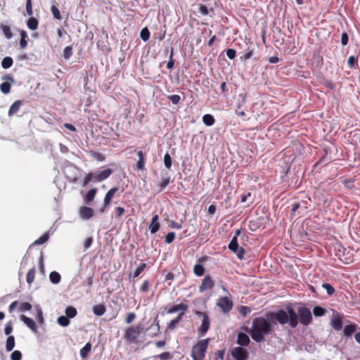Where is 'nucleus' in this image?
<instances>
[{
  "instance_id": "f257e3e1",
  "label": "nucleus",
  "mask_w": 360,
  "mask_h": 360,
  "mask_svg": "<svg viewBox=\"0 0 360 360\" xmlns=\"http://www.w3.org/2000/svg\"><path fill=\"white\" fill-rule=\"evenodd\" d=\"M273 328L271 323L263 317H257L253 319L250 335L252 340L257 342L264 340V335L272 333Z\"/></svg>"
},
{
  "instance_id": "f03ea898",
  "label": "nucleus",
  "mask_w": 360,
  "mask_h": 360,
  "mask_svg": "<svg viewBox=\"0 0 360 360\" xmlns=\"http://www.w3.org/2000/svg\"><path fill=\"white\" fill-rule=\"evenodd\" d=\"M268 317L272 321H276L280 324L284 325L289 323L292 328H295L297 326V314L295 310L290 307L288 311L279 309L276 312H271L269 314Z\"/></svg>"
},
{
  "instance_id": "7ed1b4c3",
  "label": "nucleus",
  "mask_w": 360,
  "mask_h": 360,
  "mask_svg": "<svg viewBox=\"0 0 360 360\" xmlns=\"http://www.w3.org/2000/svg\"><path fill=\"white\" fill-rule=\"evenodd\" d=\"M209 343V339L198 341L192 348L191 356L193 360H203Z\"/></svg>"
},
{
  "instance_id": "20e7f679",
  "label": "nucleus",
  "mask_w": 360,
  "mask_h": 360,
  "mask_svg": "<svg viewBox=\"0 0 360 360\" xmlns=\"http://www.w3.org/2000/svg\"><path fill=\"white\" fill-rule=\"evenodd\" d=\"M143 328L141 325L131 326L126 329L124 339L129 342H134L140 335Z\"/></svg>"
},
{
  "instance_id": "39448f33",
  "label": "nucleus",
  "mask_w": 360,
  "mask_h": 360,
  "mask_svg": "<svg viewBox=\"0 0 360 360\" xmlns=\"http://www.w3.org/2000/svg\"><path fill=\"white\" fill-rule=\"evenodd\" d=\"M195 314L202 318V323L198 328V333L200 336H203L210 328V321L209 316L207 313L199 311H196Z\"/></svg>"
},
{
  "instance_id": "423d86ee",
  "label": "nucleus",
  "mask_w": 360,
  "mask_h": 360,
  "mask_svg": "<svg viewBox=\"0 0 360 360\" xmlns=\"http://www.w3.org/2000/svg\"><path fill=\"white\" fill-rule=\"evenodd\" d=\"M297 314L300 322L304 326H307L311 323L312 316L309 309L307 307H300L298 309Z\"/></svg>"
},
{
  "instance_id": "0eeeda50",
  "label": "nucleus",
  "mask_w": 360,
  "mask_h": 360,
  "mask_svg": "<svg viewBox=\"0 0 360 360\" xmlns=\"http://www.w3.org/2000/svg\"><path fill=\"white\" fill-rule=\"evenodd\" d=\"M217 306L224 313H228L233 308V302L229 297H223L218 300Z\"/></svg>"
},
{
  "instance_id": "6e6552de",
  "label": "nucleus",
  "mask_w": 360,
  "mask_h": 360,
  "mask_svg": "<svg viewBox=\"0 0 360 360\" xmlns=\"http://www.w3.org/2000/svg\"><path fill=\"white\" fill-rule=\"evenodd\" d=\"M118 187L117 186H115L112 188H110L105 194V197H104V200H103V207H101L100 209V212H104V209L105 207H108L111 202H112V198L114 197L115 194L118 191Z\"/></svg>"
},
{
  "instance_id": "1a4fd4ad",
  "label": "nucleus",
  "mask_w": 360,
  "mask_h": 360,
  "mask_svg": "<svg viewBox=\"0 0 360 360\" xmlns=\"http://www.w3.org/2000/svg\"><path fill=\"white\" fill-rule=\"evenodd\" d=\"M231 355L236 360H247L248 357L247 350L241 347H235L231 352Z\"/></svg>"
},
{
  "instance_id": "9d476101",
  "label": "nucleus",
  "mask_w": 360,
  "mask_h": 360,
  "mask_svg": "<svg viewBox=\"0 0 360 360\" xmlns=\"http://www.w3.org/2000/svg\"><path fill=\"white\" fill-rule=\"evenodd\" d=\"M214 286V281L212 280L211 276L206 275L203 278L200 285L199 286V291L203 292L207 290H211Z\"/></svg>"
},
{
  "instance_id": "9b49d317",
  "label": "nucleus",
  "mask_w": 360,
  "mask_h": 360,
  "mask_svg": "<svg viewBox=\"0 0 360 360\" xmlns=\"http://www.w3.org/2000/svg\"><path fill=\"white\" fill-rule=\"evenodd\" d=\"M2 79L4 80H6V82H3L1 84V91L3 94H8L10 92L11 87V83L8 82V81L13 82H14L13 77L10 75H6L2 77Z\"/></svg>"
},
{
  "instance_id": "f8f14e48",
  "label": "nucleus",
  "mask_w": 360,
  "mask_h": 360,
  "mask_svg": "<svg viewBox=\"0 0 360 360\" xmlns=\"http://www.w3.org/2000/svg\"><path fill=\"white\" fill-rule=\"evenodd\" d=\"M112 173V170L111 169H107L100 172L93 173V181H104L105 179H108L111 175Z\"/></svg>"
},
{
  "instance_id": "ddd939ff",
  "label": "nucleus",
  "mask_w": 360,
  "mask_h": 360,
  "mask_svg": "<svg viewBox=\"0 0 360 360\" xmlns=\"http://www.w3.org/2000/svg\"><path fill=\"white\" fill-rule=\"evenodd\" d=\"M94 210L89 207L83 206L79 208V216L83 219H89L94 216Z\"/></svg>"
},
{
  "instance_id": "4468645a",
  "label": "nucleus",
  "mask_w": 360,
  "mask_h": 360,
  "mask_svg": "<svg viewBox=\"0 0 360 360\" xmlns=\"http://www.w3.org/2000/svg\"><path fill=\"white\" fill-rule=\"evenodd\" d=\"M20 319L34 333H37V326L33 319L28 318L25 315H21Z\"/></svg>"
},
{
  "instance_id": "2eb2a0df",
  "label": "nucleus",
  "mask_w": 360,
  "mask_h": 360,
  "mask_svg": "<svg viewBox=\"0 0 360 360\" xmlns=\"http://www.w3.org/2000/svg\"><path fill=\"white\" fill-rule=\"evenodd\" d=\"M159 217L158 214H155L151 220V223L149 226V229L151 233H155L160 229V224L158 222Z\"/></svg>"
},
{
  "instance_id": "dca6fc26",
  "label": "nucleus",
  "mask_w": 360,
  "mask_h": 360,
  "mask_svg": "<svg viewBox=\"0 0 360 360\" xmlns=\"http://www.w3.org/2000/svg\"><path fill=\"white\" fill-rule=\"evenodd\" d=\"M237 343L241 346H248L250 343L248 335L244 333H239L237 338Z\"/></svg>"
},
{
  "instance_id": "f3484780",
  "label": "nucleus",
  "mask_w": 360,
  "mask_h": 360,
  "mask_svg": "<svg viewBox=\"0 0 360 360\" xmlns=\"http://www.w3.org/2000/svg\"><path fill=\"white\" fill-rule=\"evenodd\" d=\"M97 188H94L90 189L84 197V201L86 204H90L94 200L97 193Z\"/></svg>"
},
{
  "instance_id": "a211bd4d",
  "label": "nucleus",
  "mask_w": 360,
  "mask_h": 360,
  "mask_svg": "<svg viewBox=\"0 0 360 360\" xmlns=\"http://www.w3.org/2000/svg\"><path fill=\"white\" fill-rule=\"evenodd\" d=\"M22 101L20 100L15 101L10 107L8 115L9 117L13 116L14 114L18 112L21 105Z\"/></svg>"
},
{
  "instance_id": "6ab92c4d",
  "label": "nucleus",
  "mask_w": 360,
  "mask_h": 360,
  "mask_svg": "<svg viewBox=\"0 0 360 360\" xmlns=\"http://www.w3.org/2000/svg\"><path fill=\"white\" fill-rule=\"evenodd\" d=\"M188 306L185 304L181 303L179 304L174 305L171 308L167 310L168 314H173L178 311H182L185 314V311H187Z\"/></svg>"
},
{
  "instance_id": "aec40b11",
  "label": "nucleus",
  "mask_w": 360,
  "mask_h": 360,
  "mask_svg": "<svg viewBox=\"0 0 360 360\" xmlns=\"http://www.w3.org/2000/svg\"><path fill=\"white\" fill-rule=\"evenodd\" d=\"M331 326L335 330H340L342 328V318L340 316L334 317L331 321Z\"/></svg>"
},
{
  "instance_id": "412c9836",
  "label": "nucleus",
  "mask_w": 360,
  "mask_h": 360,
  "mask_svg": "<svg viewBox=\"0 0 360 360\" xmlns=\"http://www.w3.org/2000/svg\"><path fill=\"white\" fill-rule=\"evenodd\" d=\"M20 46L21 49H25L27 46V39L28 37L27 33L25 30H20Z\"/></svg>"
},
{
  "instance_id": "4be33fe9",
  "label": "nucleus",
  "mask_w": 360,
  "mask_h": 360,
  "mask_svg": "<svg viewBox=\"0 0 360 360\" xmlns=\"http://www.w3.org/2000/svg\"><path fill=\"white\" fill-rule=\"evenodd\" d=\"M139 160L137 162V168L140 170L145 169V158L144 154L141 150L137 151Z\"/></svg>"
},
{
  "instance_id": "5701e85b",
  "label": "nucleus",
  "mask_w": 360,
  "mask_h": 360,
  "mask_svg": "<svg viewBox=\"0 0 360 360\" xmlns=\"http://www.w3.org/2000/svg\"><path fill=\"white\" fill-rule=\"evenodd\" d=\"M39 22L37 18L30 17L27 20V26L31 30H36L38 28Z\"/></svg>"
},
{
  "instance_id": "b1692460",
  "label": "nucleus",
  "mask_w": 360,
  "mask_h": 360,
  "mask_svg": "<svg viewBox=\"0 0 360 360\" xmlns=\"http://www.w3.org/2000/svg\"><path fill=\"white\" fill-rule=\"evenodd\" d=\"M0 28L4 34V37L7 39H10L12 38L13 33H12L11 30L8 25L1 23L0 25Z\"/></svg>"
},
{
  "instance_id": "393cba45",
  "label": "nucleus",
  "mask_w": 360,
  "mask_h": 360,
  "mask_svg": "<svg viewBox=\"0 0 360 360\" xmlns=\"http://www.w3.org/2000/svg\"><path fill=\"white\" fill-rule=\"evenodd\" d=\"M93 312L98 316H102L105 312V307L101 304H96L93 307Z\"/></svg>"
},
{
  "instance_id": "a878e982",
  "label": "nucleus",
  "mask_w": 360,
  "mask_h": 360,
  "mask_svg": "<svg viewBox=\"0 0 360 360\" xmlns=\"http://www.w3.org/2000/svg\"><path fill=\"white\" fill-rule=\"evenodd\" d=\"M91 344L90 342H87L84 347H83L81 349H80V356L83 359H85L88 356L89 352H91Z\"/></svg>"
},
{
  "instance_id": "bb28decb",
  "label": "nucleus",
  "mask_w": 360,
  "mask_h": 360,
  "mask_svg": "<svg viewBox=\"0 0 360 360\" xmlns=\"http://www.w3.org/2000/svg\"><path fill=\"white\" fill-rule=\"evenodd\" d=\"M15 347V338L13 335H9L6 342V349L7 352H11Z\"/></svg>"
},
{
  "instance_id": "cd10ccee",
  "label": "nucleus",
  "mask_w": 360,
  "mask_h": 360,
  "mask_svg": "<svg viewBox=\"0 0 360 360\" xmlns=\"http://www.w3.org/2000/svg\"><path fill=\"white\" fill-rule=\"evenodd\" d=\"M170 183L171 179L169 176L162 177L158 185L160 188L159 192H162Z\"/></svg>"
},
{
  "instance_id": "c85d7f7f",
  "label": "nucleus",
  "mask_w": 360,
  "mask_h": 360,
  "mask_svg": "<svg viewBox=\"0 0 360 360\" xmlns=\"http://www.w3.org/2000/svg\"><path fill=\"white\" fill-rule=\"evenodd\" d=\"M13 60L10 56H6L1 61V66L4 69H8L13 65Z\"/></svg>"
},
{
  "instance_id": "c756f323",
  "label": "nucleus",
  "mask_w": 360,
  "mask_h": 360,
  "mask_svg": "<svg viewBox=\"0 0 360 360\" xmlns=\"http://www.w3.org/2000/svg\"><path fill=\"white\" fill-rule=\"evenodd\" d=\"M356 329V326L355 324H350L345 326L344 328V335L345 336H350L352 333L355 332Z\"/></svg>"
},
{
  "instance_id": "7c9ffc66",
  "label": "nucleus",
  "mask_w": 360,
  "mask_h": 360,
  "mask_svg": "<svg viewBox=\"0 0 360 360\" xmlns=\"http://www.w3.org/2000/svg\"><path fill=\"white\" fill-rule=\"evenodd\" d=\"M202 122L207 126H212L214 123V118L210 114H206L202 117Z\"/></svg>"
},
{
  "instance_id": "2f4dec72",
  "label": "nucleus",
  "mask_w": 360,
  "mask_h": 360,
  "mask_svg": "<svg viewBox=\"0 0 360 360\" xmlns=\"http://www.w3.org/2000/svg\"><path fill=\"white\" fill-rule=\"evenodd\" d=\"M149 329H154V333L151 335L152 337L156 336L160 333V323H159V320L158 319V318L155 319L153 324H152L149 327Z\"/></svg>"
},
{
  "instance_id": "473e14b6",
  "label": "nucleus",
  "mask_w": 360,
  "mask_h": 360,
  "mask_svg": "<svg viewBox=\"0 0 360 360\" xmlns=\"http://www.w3.org/2000/svg\"><path fill=\"white\" fill-rule=\"evenodd\" d=\"M77 314V309L72 306L68 307L65 309L66 316L68 317L69 319L74 318L75 316H76Z\"/></svg>"
},
{
  "instance_id": "72a5a7b5",
  "label": "nucleus",
  "mask_w": 360,
  "mask_h": 360,
  "mask_svg": "<svg viewBox=\"0 0 360 360\" xmlns=\"http://www.w3.org/2000/svg\"><path fill=\"white\" fill-rule=\"evenodd\" d=\"M49 278L53 283L57 284L60 281L61 276L58 272L52 271L50 273Z\"/></svg>"
},
{
  "instance_id": "f704fd0d",
  "label": "nucleus",
  "mask_w": 360,
  "mask_h": 360,
  "mask_svg": "<svg viewBox=\"0 0 360 360\" xmlns=\"http://www.w3.org/2000/svg\"><path fill=\"white\" fill-rule=\"evenodd\" d=\"M193 272L197 276H201L205 273V268L202 264H197L193 267Z\"/></svg>"
},
{
  "instance_id": "c9c22d12",
  "label": "nucleus",
  "mask_w": 360,
  "mask_h": 360,
  "mask_svg": "<svg viewBox=\"0 0 360 360\" xmlns=\"http://www.w3.org/2000/svg\"><path fill=\"white\" fill-rule=\"evenodd\" d=\"M34 278H35V268L33 267V268L30 269L27 274L26 280H27V283L31 284L32 283H33V281H34Z\"/></svg>"
},
{
  "instance_id": "e433bc0d",
  "label": "nucleus",
  "mask_w": 360,
  "mask_h": 360,
  "mask_svg": "<svg viewBox=\"0 0 360 360\" xmlns=\"http://www.w3.org/2000/svg\"><path fill=\"white\" fill-rule=\"evenodd\" d=\"M49 238L48 233H45L33 243V245H41L46 243Z\"/></svg>"
},
{
  "instance_id": "4c0bfd02",
  "label": "nucleus",
  "mask_w": 360,
  "mask_h": 360,
  "mask_svg": "<svg viewBox=\"0 0 360 360\" xmlns=\"http://www.w3.org/2000/svg\"><path fill=\"white\" fill-rule=\"evenodd\" d=\"M57 322L60 326L63 327L68 326L70 323L69 318L66 316H59L57 319Z\"/></svg>"
},
{
  "instance_id": "58836bf2",
  "label": "nucleus",
  "mask_w": 360,
  "mask_h": 360,
  "mask_svg": "<svg viewBox=\"0 0 360 360\" xmlns=\"http://www.w3.org/2000/svg\"><path fill=\"white\" fill-rule=\"evenodd\" d=\"M238 248H239L238 238H236V236H233L229 244V249L233 252L236 250Z\"/></svg>"
},
{
  "instance_id": "ea45409f",
  "label": "nucleus",
  "mask_w": 360,
  "mask_h": 360,
  "mask_svg": "<svg viewBox=\"0 0 360 360\" xmlns=\"http://www.w3.org/2000/svg\"><path fill=\"white\" fill-rule=\"evenodd\" d=\"M184 315V313L181 312L178 315V316L176 319L172 320L169 324V328L171 329L174 328L176 324L182 319Z\"/></svg>"
},
{
  "instance_id": "a19ab883",
  "label": "nucleus",
  "mask_w": 360,
  "mask_h": 360,
  "mask_svg": "<svg viewBox=\"0 0 360 360\" xmlns=\"http://www.w3.org/2000/svg\"><path fill=\"white\" fill-rule=\"evenodd\" d=\"M140 37L141 39L144 41H146L150 38V32L147 27H144L141 30L140 33Z\"/></svg>"
},
{
  "instance_id": "79ce46f5",
  "label": "nucleus",
  "mask_w": 360,
  "mask_h": 360,
  "mask_svg": "<svg viewBox=\"0 0 360 360\" xmlns=\"http://www.w3.org/2000/svg\"><path fill=\"white\" fill-rule=\"evenodd\" d=\"M326 309H323V307H319V306H316L315 307H314L313 309V313L314 314V316H323L326 313Z\"/></svg>"
},
{
  "instance_id": "37998d69",
  "label": "nucleus",
  "mask_w": 360,
  "mask_h": 360,
  "mask_svg": "<svg viewBox=\"0 0 360 360\" xmlns=\"http://www.w3.org/2000/svg\"><path fill=\"white\" fill-rule=\"evenodd\" d=\"M173 56H174V49H173V47H171L170 51H169V60L167 64V68L169 70L172 69L174 65V61L173 59Z\"/></svg>"
},
{
  "instance_id": "c03bdc74",
  "label": "nucleus",
  "mask_w": 360,
  "mask_h": 360,
  "mask_svg": "<svg viewBox=\"0 0 360 360\" xmlns=\"http://www.w3.org/2000/svg\"><path fill=\"white\" fill-rule=\"evenodd\" d=\"M253 54L252 49L248 48L246 51H245L243 55L240 56V59L242 60H247L250 59Z\"/></svg>"
},
{
  "instance_id": "a18cd8bd",
  "label": "nucleus",
  "mask_w": 360,
  "mask_h": 360,
  "mask_svg": "<svg viewBox=\"0 0 360 360\" xmlns=\"http://www.w3.org/2000/svg\"><path fill=\"white\" fill-rule=\"evenodd\" d=\"M164 164L165 166L169 169L172 167V160L169 153H165L164 155Z\"/></svg>"
},
{
  "instance_id": "49530a36",
  "label": "nucleus",
  "mask_w": 360,
  "mask_h": 360,
  "mask_svg": "<svg viewBox=\"0 0 360 360\" xmlns=\"http://www.w3.org/2000/svg\"><path fill=\"white\" fill-rule=\"evenodd\" d=\"M146 267V264L142 263L138 266L133 273V277L136 278L138 277L140 274L144 270V269Z\"/></svg>"
},
{
  "instance_id": "de8ad7c7",
  "label": "nucleus",
  "mask_w": 360,
  "mask_h": 360,
  "mask_svg": "<svg viewBox=\"0 0 360 360\" xmlns=\"http://www.w3.org/2000/svg\"><path fill=\"white\" fill-rule=\"evenodd\" d=\"M51 11L54 18H56L57 20H61L62 19L60 11L58 10V8L56 6H52L51 7Z\"/></svg>"
},
{
  "instance_id": "09e8293b",
  "label": "nucleus",
  "mask_w": 360,
  "mask_h": 360,
  "mask_svg": "<svg viewBox=\"0 0 360 360\" xmlns=\"http://www.w3.org/2000/svg\"><path fill=\"white\" fill-rule=\"evenodd\" d=\"M72 55V46H66L63 50V57L65 59H69Z\"/></svg>"
},
{
  "instance_id": "8fccbe9b",
  "label": "nucleus",
  "mask_w": 360,
  "mask_h": 360,
  "mask_svg": "<svg viewBox=\"0 0 360 360\" xmlns=\"http://www.w3.org/2000/svg\"><path fill=\"white\" fill-rule=\"evenodd\" d=\"M322 287H323V288H324L326 290V292H327L328 295L330 296V295L334 294L335 289H334V288L330 284H329V283H323L322 285Z\"/></svg>"
},
{
  "instance_id": "3c124183",
  "label": "nucleus",
  "mask_w": 360,
  "mask_h": 360,
  "mask_svg": "<svg viewBox=\"0 0 360 360\" xmlns=\"http://www.w3.org/2000/svg\"><path fill=\"white\" fill-rule=\"evenodd\" d=\"M13 330V325H12V322L11 321H8L7 322V323L6 324L5 326V328H4V333L6 335H11V333H12Z\"/></svg>"
},
{
  "instance_id": "603ef678",
  "label": "nucleus",
  "mask_w": 360,
  "mask_h": 360,
  "mask_svg": "<svg viewBox=\"0 0 360 360\" xmlns=\"http://www.w3.org/2000/svg\"><path fill=\"white\" fill-rule=\"evenodd\" d=\"M11 360H21L22 359V354L19 350L13 351L11 354Z\"/></svg>"
},
{
  "instance_id": "864d4df0",
  "label": "nucleus",
  "mask_w": 360,
  "mask_h": 360,
  "mask_svg": "<svg viewBox=\"0 0 360 360\" xmlns=\"http://www.w3.org/2000/svg\"><path fill=\"white\" fill-rule=\"evenodd\" d=\"M233 252L236 255V256L238 259H243L245 252V250L243 248L239 247V248H238V249L236 250L233 251Z\"/></svg>"
},
{
  "instance_id": "5fc2aeb1",
  "label": "nucleus",
  "mask_w": 360,
  "mask_h": 360,
  "mask_svg": "<svg viewBox=\"0 0 360 360\" xmlns=\"http://www.w3.org/2000/svg\"><path fill=\"white\" fill-rule=\"evenodd\" d=\"M175 238V233L174 232L168 233L165 237V241L166 243H171L174 241Z\"/></svg>"
},
{
  "instance_id": "6e6d98bb",
  "label": "nucleus",
  "mask_w": 360,
  "mask_h": 360,
  "mask_svg": "<svg viewBox=\"0 0 360 360\" xmlns=\"http://www.w3.org/2000/svg\"><path fill=\"white\" fill-rule=\"evenodd\" d=\"M26 11L28 15L32 16L33 15L32 0L26 1Z\"/></svg>"
},
{
  "instance_id": "4d7b16f0",
  "label": "nucleus",
  "mask_w": 360,
  "mask_h": 360,
  "mask_svg": "<svg viewBox=\"0 0 360 360\" xmlns=\"http://www.w3.org/2000/svg\"><path fill=\"white\" fill-rule=\"evenodd\" d=\"M168 98L174 105L178 104L181 100L180 96L177 94L171 95L168 97Z\"/></svg>"
},
{
  "instance_id": "13d9d810",
  "label": "nucleus",
  "mask_w": 360,
  "mask_h": 360,
  "mask_svg": "<svg viewBox=\"0 0 360 360\" xmlns=\"http://www.w3.org/2000/svg\"><path fill=\"white\" fill-rule=\"evenodd\" d=\"M136 319V314L133 312L128 313L125 319V322L127 324L132 323Z\"/></svg>"
},
{
  "instance_id": "bf43d9fd",
  "label": "nucleus",
  "mask_w": 360,
  "mask_h": 360,
  "mask_svg": "<svg viewBox=\"0 0 360 360\" xmlns=\"http://www.w3.org/2000/svg\"><path fill=\"white\" fill-rule=\"evenodd\" d=\"M226 54L229 59H233L236 57V51L233 49L226 50Z\"/></svg>"
},
{
  "instance_id": "052dcab7",
  "label": "nucleus",
  "mask_w": 360,
  "mask_h": 360,
  "mask_svg": "<svg viewBox=\"0 0 360 360\" xmlns=\"http://www.w3.org/2000/svg\"><path fill=\"white\" fill-rule=\"evenodd\" d=\"M161 360H169L172 355L169 352H165L158 356Z\"/></svg>"
},
{
  "instance_id": "680f3d73",
  "label": "nucleus",
  "mask_w": 360,
  "mask_h": 360,
  "mask_svg": "<svg viewBox=\"0 0 360 360\" xmlns=\"http://www.w3.org/2000/svg\"><path fill=\"white\" fill-rule=\"evenodd\" d=\"M357 63V60L354 56H350L347 60V64L350 68H354L355 64Z\"/></svg>"
},
{
  "instance_id": "e2e57ef3",
  "label": "nucleus",
  "mask_w": 360,
  "mask_h": 360,
  "mask_svg": "<svg viewBox=\"0 0 360 360\" xmlns=\"http://www.w3.org/2000/svg\"><path fill=\"white\" fill-rule=\"evenodd\" d=\"M32 309V305L28 302H23L20 305V310L21 311H30Z\"/></svg>"
},
{
  "instance_id": "0e129e2a",
  "label": "nucleus",
  "mask_w": 360,
  "mask_h": 360,
  "mask_svg": "<svg viewBox=\"0 0 360 360\" xmlns=\"http://www.w3.org/2000/svg\"><path fill=\"white\" fill-rule=\"evenodd\" d=\"M149 282L148 281L146 280L143 282L141 285L140 286V290L143 292H146L148 291L149 289Z\"/></svg>"
},
{
  "instance_id": "69168bd1",
  "label": "nucleus",
  "mask_w": 360,
  "mask_h": 360,
  "mask_svg": "<svg viewBox=\"0 0 360 360\" xmlns=\"http://www.w3.org/2000/svg\"><path fill=\"white\" fill-rule=\"evenodd\" d=\"M250 311V308L247 306H241L239 309V313L243 316H246L248 313Z\"/></svg>"
},
{
  "instance_id": "338daca9",
  "label": "nucleus",
  "mask_w": 360,
  "mask_h": 360,
  "mask_svg": "<svg viewBox=\"0 0 360 360\" xmlns=\"http://www.w3.org/2000/svg\"><path fill=\"white\" fill-rule=\"evenodd\" d=\"M93 173H89L84 179V186L88 185L91 181H93Z\"/></svg>"
},
{
  "instance_id": "774afa93",
  "label": "nucleus",
  "mask_w": 360,
  "mask_h": 360,
  "mask_svg": "<svg viewBox=\"0 0 360 360\" xmlns=\"http://www.w3.org/2000/svg\"><path fill=\"white\" fill-rule=\"evenodd\" d=\"M199 12L203 15H206L209 13V10L207 8V7L203 4H200V6H199Z\"/></svg>"
}]
</instances>
